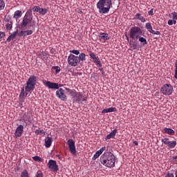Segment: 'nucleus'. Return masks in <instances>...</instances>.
Segmentation results:
<instances>
[{
  "label": "nucleus",
  "instance_id": "nucleus-1",
  "mask_svg": "<svg viewBox=\"0 0 177 177\" xmlns=\"http://www.w3.org/2000/svg\"><path fill=\"white\" fill-rule=\"evenodd\" d=\"M35 24L32 21V10L29 9L24 16L21 22L19 24L21 30H30L34 28Z\"/></svg>",
  "mask_w": 177,
  "mask_h": 177
},
{
  "label": "nucleus",
  "instance_id": "nucleus-2",
  "mask_svg": "<svg viewBox=\"0 0 177 177\" xmlns=\"http://www.w3.org/2000/svg\"><path fill=\"white\" fill-rule=\"evenodd\" d=\"M100 162L103 164L104 167L113 168L115 167V156L110 151L104 152L100 156Z\"/></svg>",
  "mask_w": 177,
  "mask_h": 177
},
{
  "label": "nucleus",
  "instance_id": "nucleus-3",
  "mask_svg": "<svg viewBox=\"0 0 177 177\" xmlns=\"http://www.w3.org/2000/svg\"><path fill=\"white\" fill-rule=\"evenodd\" d=\"M96 6L100 15H107L113 8V1L111 0H99Z\"/></svg>",
  "mask_w": 177,
  "mask_h": 177
},
{
  "label": "nucleus",
  "instance_id": "nucleus-4",
  "mask_svg": "<svg viewBox=\"0 0 177 177\" xmlns=\"http://www.w3.org/2000/svg\"><path fill=\"white\" fill-rule=\"evenodd\" d=\"M33 32L34 30H21L19 32L17 30L8 37L6 41L10 42L12 39L16 38V35H18V37H27V35H32Z\"/></svg>",
  "mask_w": 177,
  "mask_h": 177
},
{
  "label": "nucleus",
  "instance_id": "nucleus-5",
  "mask_svg": "<svg viewBox=\"0 0 177 177\" xmlns=\"http://www.w3.org/2000/svg\"><path fill=\"white\" fill-rule=\"evenodd\" d=\"M143 34V31L139 26H133L129 30V37L133 41H138V38Z\"/></svg>",
  "mask_w": 177,
  "mask_h": 177
},
{
  "label": "nucleus",
  "instance_id": "nucleus-6",
  "mask_svg": "<svg viewBox=\"0 0 177 177\" xmlns=\"http://www.w3.org/2000/svg\"><path fill=\"white\" fill-rule=\"evenodd\" d=\"M35 85H37V77L32 75L29 77L25 86L26 92H32L35 89Z\"/></svg>",
  "mask_w": 177,
  "mask_h": 177
},
{
  "label": "nucleus",
  "instance_id": "nucleus-7",
  "mask_svg": "<svg viewBox=\"0 0 177 177\" xmlns=\"http://www.w3.org/2000/svg\"><path fill=\"white\" fill-rule=\"evenodd\" d=\"M160 92L162 95L169 96V95L174 92V86H172L171 84H165L161 87Z\"/></svg>",
  "mask_w": 177,
  "mask_h": 177
},
{
  "label": "nucleus",
  "instance_id": "nucleus-8",
  "mask_svg": "<svg viewBox=\"0 0 177 177\" xmlns=\"http://www.w3.org/2000/svg\"><path fill=\"white\" fill-rule=\"evenodd\" d=\"M68 64L72 66V67H77L80 64L78 61V56L74 55V54H70L67 59Z\"/></svg>",
  "mask_w": 177,
  "mask_h": 177
},
{
  "label": "nucleus",
  "instance_id": "nucleus-9",
  "mask_svg": "<svg viewBox=\"0 0 177 177\" xmlns=\"http://www.w3.org/2000/svg\"><path fill=\"white\" fill-rule=\"evenodd\" d=\"M67 145L69 148V151H71V154H73V156H77V149H75V142H74V140L69 139L67 141Z\"/></svg>",
  "mask_w": 177,
  "mask_h": 177
},
{
  "label": "nucleus",
  "instance_id": "nucleus-10",
  "mask_svg": "<svg viewBox=\"0 0 177 177\" xmlns=\"http://www.w3.org/2000/svg\"><path fill=\"white\" fill-rule=\"evenodd\" d=\"M161 142H162V143L165 145H167L169 149H175V147H176V140L171 141L169 140V138H165L161 140Z\"/></svg>",
  "mask_w": 177,
  "mask_h": 177
},
{
  "label": "nucleus",
  "instance_id": "nucleus-11",
  "mask_svg": "<svg viewBox=\"0 0 177 177\" xmlns=\"http://www.w3.org/2000/svg\"><path fill=\"white\" fill-rule=\"evenodd\" d=\"M48 169H50L52 172H57L59 171V166L56 162V160H50L47 164Z\"/></svg>",
  "mask_w": 177,
  "mask_h": 177
},
{
  "label": "nucleus",
  "instance_id": "nucleus-12",
  "mask_svg": "<svg viewBox=\"0 0 177 177\" xmlns=\"http://www.w3.org/2000/svg\"><path fill=\"white\" fill-rule=\"evenodd\" d=\"M56 96L60 100L63 102H66L67 100V95H66V91L63 88H59L58 91H56Z\"/></svg>",
  "mask_w": 177,
  "mask_h": 177
},
{
  "label": "nucleus",
  "instance_id": "nucleus-13",
  "mask_svg": "<svg viewBox=\"0 0 177 177\" xmlns=\"http://www.w3.org/2000/svg\"><path fill=\"white\" fill-rule=\"evenodd\" d=\"M44 85L48 87V89H59V83H53L49 81L44 80Z\"/></svg>",
  "mask_w": 177,
  "mask_h": 177
},
{
  "label": "nucleus",
  "instance_id": "nucleus-14",
  "mask_svg": "<svg viewBox=\"0 0 177 177\" xmlns=\"http://www.w3.org/2000/svg\"><path fill=\"white\" fill-rule=\"evenodd\" d=\"M24 132V125H19L15 132V138H21V135H23Z\"/></svg>",
  "mask_w": 177,
  "mask_h": 177
},
{
  "label": "nucleus",
  "instance_id": "nucleus-15",
  "mask_svg": "<svg viewBox=\"0 0 177 177\" xmlns=\"http://www.w3.org/2000/svg\"><path fill=\"white\" fill-rule=\"evenodd\" d=\"M89 56L91 59H93V62L95 63V64L102 67V63H100V59H99V57H96V55H95V53L90 52Z\"/></svg>",
  "mask_w": 177,
  "mask_h": 177
},
{
  "label": "nucleus",
  "instance_id": "nucleus-16",
  "mask_svg": "<svg viewBox=\"0 0 177 177\" xmlns=\"http://www.w3.org/2000/svg\"><path fill=\"white\" fill-rule=\"evenodd\" d=\"M105 150H106V147H103L100 150L96 151V153L93 156V160H97V158H99V157H100V156L103 153L104 151H105Z\"/></svg>",
  "mask_w": 177,
  "mask_h": 177
},
{
  "label": "nucleus",
  "instance_id": "nucleus-17",
  "mask_svg": "<svg viewBox=\"0 0 177 177\" xmlns=\"http://www.w3.org/2000/svg\"><path fill=\"white\" fill-rule=\"evenodd\" d=\"M133 20H140L141 23H146V18L142 16V14L137 13L133 18Z\"/></svg>",
  "mask_w": 177,
  "mask_h": 177
},
{
  "label": "nucleus",
  "instance_id": "nucleus-18",
  "mask_svg": "<svg viewBox=\"0 0 177 177\" xmlns=\"http://www.w3.org/2000/svg\"><path fill=\"white\" fill-rule=\"evenodd\" d=\"M118 130L117 129H115L111 132L109 134H108L105 140H107L109 139L114 138H115V135H117Z\"/></svg>",
  "mask_w": 177,
  "mask_h": 177
},
{
  "label": "nucleus",
  "instance_id": "nucleus-19",
  "mask_svg": "<svg viewBox=\"0 0 177 177\" xmlns=\"http://www.w3.org/2000/svg\"><path fill=\"white\" fill-rule=\"evenodd\" d=\"M98 37L100 38V39H103L104 41H109V39H110V35L104 32H100Z\"/></svg>",
  "mask_w": 177,
  "mask_h": 177
},
{
  "label": "nucleus",
  "instance_id": "nucleus-20",
  "mask_svg": "<svg viewBox=\"0 0 177 177\" xmlns=\"http://www.w3.org/2000/svg\"><path fill=\"white\" fill-rule=\"evenodd\" d=\"M52 142H53L52 137H47L45 139V146L47 149H49V147L52 146Z\"/></svg>",
  "mask_w": 177,
  "mask_h": 177
},
{
  "label": "nucleus",
  "instance_id": "nucleus-21",
  "mask_svg": "<svg viewBox=\"0 0 177 177\" xmlns=\"http://www.w3.org/2000/svg\"><path fill=\"white\" fill-rule=\"evenodd\" d=\"M115 111H117V108L111 107V108L103 109L102 113V114H106V113H114Z\"/></svg>",
  "mask_w": 177,
  "mask_h": 177
},
{
  "label": "nucleus",
  "instance_id": "nucleus-22",
  "mask_svg": "<svg viewBox=\"0 0 177 177\" xmlns=\"http://www.w3.org/2000/svg\"><path fill=\"white\" fill-rule=\"evenodd\" d=\"M163 132H164V133H167V135H174L175 134V131H174V129L167 128V127L163 129Z\"/></svg>",
  "mask_w": 177,
  "mask_h": 177
},
{
  "label": "nucleus",
  "instance_id": "nucleus-23",
  "mask_svg": "<svg viewBox=\"0 0 177 177\" xmlns=\"http://www.w3.org/2000/svg\"><path fill=\"white\" fill-rule=\"evenodd\" d=\"M21 10H17L14 13L13 19H15L16 20H18V19H20L22 15Z\"/></svg>",
  "mask_w": 177,
  "mask_h": 177
},
{
  "label": "nucleus",
  "instance_id": "nucleus-24",
  "mask_svg": "<svg viewBox=\"0 0 177 177\" xmlns=\"http://www.w3.org/2000/svg\"><path fill=\"white\" fill-rule=\"evenodd\" d=\"M86 60V55L84 53H81L78 56V62H85Z\"/></svg>",
  "mask_w": 177,
  "mask_h": 177
},
{
  "label": "nucleus",
  "instance_id": "nucleus-25",
  "mask_svg": "<svg viewBox=\"0 0 177 177\" xmlns=\"http://www.w3.org/2000/svg\"><path fill=\"white\" fill-rule=\"evenodd\" d=\"M26 93L24 92V87H23L21 90V93L19 94V100L21 103L24 102V95Z\"/></svg>",
  "mask_w": 177,
  "mask_h": 177
},
{
  "label": "nucleus",
  "instance_id": "nucleus-26",
  "mask_svg": "<svg viewBox=\"0 0 177 177\" xmlns=\"http://www.w3.org/2000/svg\"><path fill=\"white\" fill-rule=\"evenodd\" d=\"M75 99L77 103H80L82 100V93L80 92H77V93L75 95Z\"/></svg>",
  "mask_w": 177,
  "mask_h": 177
},
{
  "label": "nucleus",
  "instance_id": "nucleus-27",
  "mask_svg": "<svg viewBox=\"0 0 177 177\" xmlns=\"http://www.w3.org/2000/svg\"><path fill=\"white\" fill-rule=\"evenodd\" d=\"M138 39L139 42H140L143 46H145V45H147V40L146 39V38L140 36L138 38Z\"/></svg>",
  "mask_w": 177,
  "mask_h": 177
},
{
  "label": "nucleus",
  "instance_id": "nucleus-28",
  "mask_svg": "<svg viewBox=\"0 0 177 177\" xmlns=\"http://www.w3.org/2000/svg\"><path fill=\"white\" fill-rule=\"evenodd\" d=\"M66 91H67V92H68L71 96H73V97H75V96L78 93V92H77L75 90H71L68 88H66Z\"/></svg>",
  "mask_w": 177,
  "mask_h": 177
},
{
  "label": "nucleus",
  "instance_id": "nucleus-29",
  "mask_svg": "<svg viewBox=\"0 0 177 177\" xmlns=\"http://www.w3.org/2000/svg\"><path fill=\"white\" fill-rule=\"evenodd\" d=\"M38 13L42 15V16H44V15H46V13H48V9L41 8V7H39Z\"/></svg>",
  "mask_w": 177,
  "mask_h": 177
},
{
  "label": "nucleus",
  "instance_id": "nucleus-30",
  "mask_svg": "<svg viewBox=\"0 0 177 177\" xmlns=\"http://www.w3.org/2000/svg\"><path fill=\"white\" fill-rule=\"evenodd\" d=\"M145 28H147V31L150 32L151 30H153V26H151V24L148 22L145 24Z\"/></svg>",
  "mask_w": 177,
  "mask_h": 177
},
{
  "label": "nucleus",
  "instance_id": "nucleus-31",
  "mask_svg": "<svg viewBox=\"0 0 177 177\" xmlns=\"http://www.w3.org/2000/svg\"><path fill=\"white\" fill-rule=\"evenodd\" d=\"M12 26H13V21H9L8 22V24L6 25V29L7 30H12Z\"/></svg>",
  "mask_w": 177,
  "mask_h": 177
},
{
  "label": "nucleus",
  "instance_id": "nucleus-32",
  "mask_svg": "<svg viewBox=\"0 0 177 177\" xmlns=\"http://www.w3.org/2000/svg\"><path fill=\"white\" fill-rule=\"evenodd\" d=\"M129 46H130L131 50H135L138 49V44H132L131 42H130Z\"/></svg>",
  "mask_w": 177,
  "mask_h": 177
},
{
  "label": "nucleus",
  "instance_id": "nucleus-33",
  "mask_svg": "<svg viewBox=\"0 0 177 177\" xmlns=\"http://www.w3.org/2000/svg\"><path fill=\"white\" fill-rule=\"evenodd\" d=\"M23 120L25 122H30V120H31V118H30V116H28L27 113H24L23 115Z\"/></svg>",
  "mask_w": 177,
  "mask_h": 177
},
{
  "label": "nucleus",
  "instance_id": "nucleus-34",
  "mask_svg": "<svg viewBox=\"0 0 177 177\" xmlns=\"http://www.w3.org/2000/svg\"><path fill=\"white\" fill-rule=\"evenodd\" d=\"M32 160H34V161H38V162H42V161H44V159L39 156H33Z\"/></svg>",
  "mask_w": 177,
  "mask_h": 177
},
{
  "label": "nucleus",
  "instance_id": "nucleus-35",
  "mask_svg": "<svg viewBox=\"0 0 177 177\" xmlns=\"http://www.w3.org/2000/svg\"><path fill=\"white\" fill-rule=\"evenodd\" d=\"M5 9V1L3 0H0V11Z\"/></svg>",
  "mask_w": 177,
  "mask_h": 177
},
{
  "label": "nucleus",
  "instance_id": "nucleus-36",
  "mask_svg": "<svg viewBox=\"0 0 177 177\" xmlns=\"http://www.w3.org/2000/svg\"><path fill=\"white\" fill-rule=\"evenodd\" d=\"M149 32H151V34H153L154 35H161V32H160V31H158V30L156 31L153 29L151 30Z\"/></svg>",
  "mask_w": 177,
  "mask_h": 177
},
{
  "label": "nucleus",
  "instance_id": "nucleus-37",
  "mask_svg": "<svg viewBox=\"0 0 177 177\" xmlns=\"http://www.w3.org/2000/svg\"><path fill=\"white\" fill-rule=\"evenodd\" d=\"M21 177H29L28 171H27V170H24L21 174Z\"/></svg>",
  "mask_w": 177,
  "mask_h": 177
},
{
  "label": "nucleus",
  "instance_id": "nucleus-38",
  "mask_svg": "<svg viewBox=\"0 0 177 177\" xmlns=\"http://www.w3.org/2000/svg\"><path fill=\"white\" fill-rule=\"evenodd\" d=\"M35 133L36 135H45V131L44 130L37 129Z\"/></svg>",
  "mask_w": 177,
  "mask_h": 177
},
{
  "label": "nucleus",
  "instance_id": "nucleus-39",
  "mask_svg": "<svg viewBox=\"0 0 177 177\" xmlns=\"http://www.w3.org/2000/svg\"><path fill=\"white\" fill-rule=\"evenodd\" d=\"M70 53H73V55H76L81 54V53H80V50H71Z\"/></svg>",
  "mask_w": 177,
  "mask_h": 177
},
{
  "label": "nucleus",
  "instance_id": "nucleus-40",
  "mask_svg": "<svg viewBox=\"0 0 177 177\" xmlns=\"http://www.w3.org/2000/svg\"><path fill=\"white\" fill-rule=\"evenodd\" d=\"M171 16H172V19L173 20H177V12H171Z\"/></svg>",
  "mask_w": 177,
  "mask_h": 177
},
{
  "label": "nucleus",
  "instance_id": "nucleus-41",
  "mask_svg": "<svg viewBox=\"0 0 177 177\" xmlns=\"http://www.w3.org/2000/svg\"><path fill=\"white\" fill-rule=\"evenodd\" d=\"M53 70H55L56 73H60V68L59 66H53Z\"/></svg>",
  "mask_w": 177,
  "mask_h": 177
},
{
  "label": "nucleus",
  "instance_id": "nucleus-42",
  "mask_svg": "<svg viewBox=\"0 0 177 177\" xmlns=\"http://www.w3.org/2000/svg\"><path fill=\"white\" fill-rule=\"evenodd\" d=\"M39 6H35V7H33L32 8V10L33 11V12H39Z\"/></svg>",
  "mask_w": 177,
  "mask_h": 177
},
{
  "label": "nucleus",
  "instance_id": "nucleus-43",
  "mask_svg": "<svg viewBox=\"0 0 177 177\" xmlns=\"http://www.w3.org/2000/svg\"><path fill=\"white\" fill-rule=\"evenodd\" d=\"M36 177H44V173L41 171H38Z\"/></svg>",
  "mask_w": 177,
  "mask_h": 177
},
{
  "label": "nucleus",
  "instance_id": "nucleus-44",
  "mask_svg": "<svg viewBox=\"0 0 177 177\" xmlns=\"http://www.w3.org/2000/svg\"><path fill=\"white\" fill-rule=\"evenodd\" d=\"M175 72H174V78H176V80H177V62H175Z\"/></svg>",
  "mask_w": 177,
  "mask_h": 177
},
{
  "label": "nucleus",
  "instance_id": "nucleus-45",
  "mask_svg": "<svg viewBox=\"0 0 177 177\" xmlns=\"http://www.w3.org/2000/svg\"><path fill=\"white\" fill-rule=\"evenodd\" d=\"M5 37H6V34L5 33V32H0V39L2 38H5Z\"/></svg>",
  "mask_w": 177,
  "mask_h": 177
},
{
  "label": "nucleus",
  "instance_id": "nucleus-46",
  "mask_svg": "<svg viewBox=\"0 0 177 177\" xmlns=\"http://www.w3.org/2000/svg\"><path fill=\"white\" fill-rule=\"evenodd\" d=\"M153 10L154 9L151 8V10L148 12L149 16H153V15H154Z\"/></svg>",
  "mask_w": 177,
  "mask_h": 177
},
{
  "label": "nucleus",
  "instance_id": "nucleus-47",
  "mask_svg": "<svg viewBox=\"0 0 177 177\" xmlns=\"http://www.w3.org/2000/svg\"><path fill=\"white\" fill-rule=\"evenodd\" d=\"M165 177H175V176L174 175V174L172 173H168Z\"/></svg>",
  "mask_w": 177,
  "mask_h": 177
},
{
  "label": "nucleus",
  "instance_id": "nucleus-48",
  "mask_svg": "<svg viewBox=\"0 0 177 177\" xmlns=\"http://www.w3.org/2000/svg\"><path fill=\"white\" fill-rule=\"evenodd\" d=\"M169 26H172L174 24V21L172 19H169L168 21Z\"/></svg>",
  "mask_w": 177,
  "mask_h": 177
},
{
  "label": "nucleus",
  "instance_id": "nucleus-49",
  "mask_svg": "<svg viewBox=\"0 0 177 177\" xmlns=\"http://www.w3.org/2000/svg\"><path fill=\"white\" fill-rule=\"evenodd\" d=\"M82 102H86L88 100V97H84V95H82Z\"/></svg>",
  "mask_w": 177,
  "mask_h": 177
},
{
  "label": "nucleus",
  "instance_id": "nucleus-50",
  "mask_svg": "<svg viewBox=\"0 0 177 177\" xmlns=\"http://www.w3.org/2000/svg\"><path fill=\"white\" fill-rule=\"evenodd\" d=\"M100 71L102 73V75H104V74H105V72H104V71L103 70V68H100Z\"/></svg>",
  "mask_w": 177,
  "mask_h": 177
},
{
  "label": "nucleus",
  "instance_id": "nucleus-51",
  "mask_svg": "<svg viewBox=\"0 0 177 177\" xmlns=\"http://www.w3.org/2000/svg\"><path fill=\"white\" fill-rule=\"evenodd\" d=\"M133 145H135V146H138V145H139V143L138 142V141H134Z\"/></svg>",
  "mask_w": 177,
  "mask_h": 177
},
{
  "label": "nucleus",
  "instance_id": "nucleus-52",
  "mask_svg": "<svg viewBox=\"0 0 177 177\" xmlns=\"http://www.w3.org/2000/svg\"><path fill=\"white\" fill-rule=\"evenodd\" d=\"M176 20L177 19H173V24H176Z\"/></svg>",
  "mask_w": 177,
  "mask_h": 177
},
{
  "label": "nucleus",
  "instance_id": "nucleus-53",
  "mask_svg": "<svg viewBox=\"0 0 177 177\" xmlns=\"http://www.w3.org/2000/svg\"><path fill=\"white\" fill-rule=\"evenodd\" d=\"M174 160H175V161H177V156L174 157Z\"/></svg>",
  "mask_w": 177,
  "mask_h": 177
},
{
  "label": "nucleus",
  "instance_id": "nucleus-54",
  "mask_svg": "<svg viewBox=\"0 0 177 177\" xmlns=\"http://www.w3.org/2000/svg\"><path fill=\"white\" fill-rule=\"evenodd\" d=\"M26 95H28V93H26Z\"/></svg>",
  "mask_w": 177,
  "mask_h": 177
}]
</instances>
